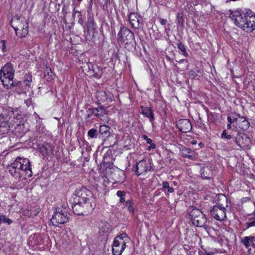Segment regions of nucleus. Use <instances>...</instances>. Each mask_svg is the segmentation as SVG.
<instances>
[{
    "mask_svg": "<svg viewBox=\"0 0 255 255\" xmlns=\"http://www.w3.org/2000/svg\"><path fill=\"white\" fill-rule=\"evenodd\" d=\"M191 143H192V144H196V140H192V141H191Z\"/></svg>",
    "mask_w": 255,
    "mask_h": 255,
    "instance_id": "49",
    "label": "nucleus"
},
{
    "mask_svg": "<svg viewBox=\"0 0 255 255\" xmlns=\"http://www.w3.org/2000/svg\"><path fill=\"white\" fill-rule=\"evenodd\" d=\"M13 77H10L8 75L4 74L0 70V79L3 84L4 87L7 89L11 88L14 86Z\"/></svg>",
    "mask_w": 255,
    "mask_h": 255,
    "instance_id": "13",
    "label": "nucleus"
},
{
    "mask_svg": "<svg viewBox=\"0 0 255 255\" xmlns=\"http://www.w3.org/2000/svg\"><path fill=\"white\" fill-rule=\"evenodd\" d=\"M221 138L229 140L232 138V136L231 134H228L226 130H224L221 134Z\"/></svg>",
    "mask_w": 255,
    "mask_h": 255,
    "instance_id": "32",
    "label": "nucleus"
},
{
    "mask_svg": "<svg viewBox=\"0 0 255 255\" xmlns=\"http://www.w3.org/2000/svg\"><path fill=\"white\" fill-rule=\"evenodd\" d=\"M227 128H228V129H231V127H232V126H231V124H227Z\"/></svg>",
    "mask_w": 255,
    "mask_h": 255,
    "instance_id": "47",
    "label": "nucleus"
},
{
    "mask_svg": "<svg viewBox=\"0 0 255 255\" xmlns=\"http://www.w3.org/2000/svg\"><path fill=\"white\" fill-rule=\"evenodd\" d=\"M190 217L194 225L197 227H204L206 230H207V218L201 210L197 208L192 209L190 211Z\"/></svg>",
    "mask_w": 255,
    "mask_h": 255,
    "instance_id": "5",
    "label": "nucleus"
},
{
    "mask_svg": "<svg viewBox=\"0 0 255 255\" xmlns=\"http://www.w3.org/2000/svg\"><path fill=\"white\" fill-rule=\"evenodd\" d=\"M96 97L100 102H104L108 100L109 98L108 95L107 93L103 90L98 91L96 93Z\"/></svg>",
    "mask_w": 255,
    "mask_h": 255,
    "instance_id": "24",
    "label": "nucleus"
},
{
    "mask_svg": "<svg viewBox=\"0 0 255 255\" xmlns=\"http://www.w3.org/2000/svg\"><path fill=\"white\" fill-rule=\"evenodd\" d=\"M226 208L223 205L215 206L211 211L212 216L216 220L222 221L224 220L226 217Z\"/></svg>",
    "mask_w": 255,
    "mask_h": 255,
    "instance_id": "8",
    "label": "nucleus"
},
{
    "mask_svg": "<svg viewBox=\"0 0 255 255\" xmlns=\"http://www.w3.org/2000/svg\"><path fill=\"white\" fill-rule=\"evenodd\" d=\"M97 132V130L94 128L90 129L88 132V135L91 138L96 137V133Z\"/></svg>",
    "mask_w": 255,
    "mask_h": 255,
    "instance_id": "34",
    "label": "nucleus"
},
{
    "mask_svg": "<svg viewBox=\"0 0 255 255\" xmlns=\"http://www.w3.org/2000/svg\"><path fill=\"white\" fill-rule=\"evenodd\" d=\"M134 40V34L126 27H122L118 34V40L122 43L128 44Z\"/></svg>",
    "mask_w": 255,
    "mask_h": 255,
    "instance_id": "7",
    "label": "nucleus"
},
{
    "mask_svg": "<svg viewBox=\"0 0 255 255\" xmlns=\"http://www.w3.org/2000/svg\"><path fill=\"white\" fill-rule=\"evenodd\" d=\"M184 61H186V60L184 59H181L180 60H179L178 62V63H183Z\"/></svg>",
    "mask_w": 255,
    "mask_h": 255,
    "instance_id": "48",
    "label": "nucleus"
},
{
    "mask_svg": "<svg viewBox=\"0 0 255 255\" xmlns=\"http://www.w3.org/2000/svg\"><path fill=\"white\" fill-rule=\"evenodd\" d=\"M233 120H234V122H235L237 121V118H235V119H233Z\"/></svg>",
    "mask_w": 255,
    "mask_h": 255,
    "instance_id": "51",
    "label": "nucleus"
},
{
    "mask_svg": "<svg viewBox=\"0 0 255 255\" xmlns=\"http://www.w3.org/2000/svg\"><path fill=\"white\" fill-rule=\"evenodd\" d=\"M241 119L243 121L240 128L244 131L246 130L249 127L250 123L245 117H242Z\"/></svg>",
    "mask_w": 255,
    "mask_h": 255,
    "instance_id": "26",
    "label": "nucleus"
},
{
    "mask_svg": "<svg viewBox=\"0 0 255 255\" xmlns=\"http://www.w3.org/2000/svg\"><path fill=\"white\" fill-rule=\"evenodd\" d=\"M127 237L128 236L126 234H121V235L118 236L115 239L118 240V239H119L120 240H121L120 241H124V238H127Z\"/></svg>",
    "mask_w": 255,
    "mask_h": 255,
    "instance_id": "37",
    "label": "nucleus"
},
{
    "mask_svg": "<svg viewBox=\"0 0 255 255\" xmlns=\"http://www.w3.org/2000/svg\"><path fill=\"white\" fill-rule=\"evenodd\" d=\"M39 151L43 156H47L53 153V147L48 143H44L39 146Z\"/></svg>",
    "mask_w": 255,
    "mask_h": 255,
    "instance_id": "16",
    "label": "nucleus"
},
{
    "mask_svg": "<svg viewBox=\"0 0 255 255\" xmlns=\"http://www.w3.org/2000/svg\"><path fill=\"white\" fill-rule=\"evenodd\" d=\"M189 74L190 76H193V78H195L197 76L196 72L193 70H191L189 72Z\"/></svg>",
    "mask_w": 255,
    "mask_h": 255,
    "instance_id": "43",
    "label": "nucleus"
},
{
    "mask_svg": "<svg viewBox=\"0 0 255 255\" xmlns=\"http://www.w3.org/2000/svg\"><path fill=\"white\" fill-rule=\"evenodd\" d=\"M227 121L229 122V124H232V123H234V120H233V119L230 117H228L227 118Z\"/></svg>",
    "mask_w": 255,
    "mask_h": 255,
    "instance_id": "44",
    "label": "nucleus"
},
{
    "mask_svg": "<svg viewBox=\"0 0 255 255\" xmlns=\"http://www.w3.org/2000/svg\"><path fill=\"white\" fill-rule=\"evenodd\" d=\"M0 48L2 52H4L6 51L5 41L4 40L1 41Z\"/></svg>",
    "mask_w": 255,
    "mask_h": 255,
    "instance_id": "36",
    "label": "nucleus"
},
{
    "mask_svg": "<svg viewBox=\"0 0 255 255\" xmlns=\"http://www.w3.org/2000/svg\"><path fill=\"white\" fill-rule=\"evenodd\" d=\"M68 215L66 209H56L51 219L52 224L55 227H57L59 225L67 223L69 220Z\"/></svg>",
    "mask_w": 255,
    "mask_h": 255,
    "instance_id": "6",
    "label": "nucleus"
},
{
    "mask_svg": "<svg viewBox=\"0 0 255 255\" xmlns=\"http://www.w3.org/2000/svg\"><path fill=\"white\" fill-rule=\"evenodd\" d=\"M167 189L169 193H173L174 192V189L169 186V183L167 181H164L162 183V190L165 191Z\"/></svg>",
    "mask_w": 255,
    "mask_h": 255,
    "instance_id": "28",
    "label": "nucleus"
},
{
    "mask_svg": "<svg viewBox=\"0 0 255 255\" xmlns=\"http://www.w3.org/2000/svg\"><path fill=\"white\" fill-rule=\"evenodd\" d=\"M251 198L250 197H244L242 199L241 201H242V202L244 203V202H247V201H249L251 200Z\"/></svg>",
    "mask_w": 255,
    "mask_h": 255,
    "instance_id": "42",
    "label": "nucleus"
},
{
    "mask_svg": "<svg viewBox=\"0 0 255 255\" xmlns=\"http://www.w3.org/2000/svg\"><path fill=\"white\" fill-rule=\"evenodd\" d=\"M177 47H178V48L181 51L182 54L185 57H187L188 56V54L187 53V52L186 51L185 47L184 45L181 42H179L178 43Z\"/></svg>",
    "mask_w": 255,
    "mask_h": 255,
    "instance_id": "27",
    "label": "nucleus"
},
{
    "mask_svg": "<svg viewBox=\"0 0 255 255\" xmlns=\"http://www.w3.org/2000/svg\"><path fill=\"white\" fill-rule=\"evenodd\" d=\"M141 114L145 117L148 118L150 122L154 120V115L151 109L148 107H144L141 106Z\"/></svg>",
    "mask_w": 255,
    "mask_h": 255,
    "instance_id": "21",
    "label": "nucleus"
},
{
    "mask_svg": "<svg viewBox=\"0 0 255 255\" xmlns=\"http://www.w3.org/2000/svg\"><path fill=\"white\" fill-rule=\"evenodd\" d=\"M117 195L118 197L121 198L123 196H125L126 193L124 191H122L119 190L117 192Z\"/></svg>",
    "mask_w": 255,
    "mask_h": 255,
    "instance_id": "39",
    "label": "nucleus"
},
{
    "mask_svg": "<svg viewBox=\"0 0 255 255\" xmlns=\"http://www.w3.org/2000/svg\"><path fill=\"white\" fill-rule=\"evenodd\" d=\"M201 177L203 179H209L212 175L211 168L209 166H203L200 170Z\"/></svg>",
    "mask_w": 255,
    "mask_h": 255,
    "instance_id": "17",
    "label": "nucleus"
},
{
    "mask_svg": "<svg viewBox=\"0 0 255 255\" xmlns=\"http://www.w3.org/2000/svg\"><path fill=\"white\" fill-rule=\"evenodd\" d=\"M109 99L111 101V97H109Z\"/></svg>",
    "mask_w": 255,
    "mask_h": 255,
    "instance_id": "56",
    "label": "nucleus"
},
{
    "mask_svg": "<svg viewBox=\"0 0 255 255\" xmlns=\"http://www.w3.org/2000/svg\"><path fill=\"white\" fill-rule=\"evenodd\" d=\"M129 21L132 27L138 28L139 27V20L135 13H130L128 16Z\"/></svg>",
    "mask_w": 255,
    "mask_h": 255,
    "instance_id": "23",
    "label": "nucleus"
},
{
    "mask_svg": "<svg viewBox=\"0 0 255 255\" xmlns=\"http://www.w3.org/2000/svg\"><path fill=\"white\" fill-rule=\"evenodd\" d=\"M244 136H245L244 135H243L241 134H238L234 139L235 142L240 148H243L246 146H249V144L248 143L251 142L250 138L247 136H245V142H243V141L244 139Z\"/></svg>",
    "mask_w": 255,
    "mask_h": 255,
    "instance_id": "14",
    "label": "nucleus"
},
{
    "mask_svg": "<svg viewBox=\"0 0 255 255\" xmlns=\"http://www.w3.org/2000/svg\"><path fill=\"white\" fill-rule=\"evenodd\" d=\"M32 81L31 76L29 75H26L24 77V80L23 81V84L27 87H29L30 83Z\"/></svg>",
    "mask_w": 255,
    "mask_h": 255,
    "instance_id": "29",
    "label": "nucleus"
},
{
    "mask_svg": "<svg viewBox=\"0 0 255 255\" xmlns=\"http://www.w3.org/2000/svg\"><path fill=\"white\" fill-rule=\"evenodd\" d=\"M120 202H121V203H124V202H126V201H125V196H123V197H122L120 198Z\"/></svg>",
    "mask_w": 255,
    "mask_h": 255,
    "instance_id": "46",
    "label": "nucleus"
},
{
    "mask_svg": "<svg viewBox=\"0 0 255 255\" xmlns=\"http://www.w3.org/2000/svg\"><path fill=\"white\" fill-rule=\"evenodd\" d=\"M0 71L4 73V74L8 75L10 77H13L14 70L12 65L10 63H7Z\"/></svg>",
    "mask_w": 255,
    "mask_h": 255,
    "instance_id": "18",
    "label": "nucleus"
},
{
    "mask_svg": "<svg viewBox=\"0 0 255 255\" xmlns=\"http://www.w3.org/2000/svg\"><path fill=\"white\" fill-rule=\"evenodd\" d=\"M150 146H149V149H154V148H155L156 146H155V144L152 143L151 142V143H150Z\"/></svg>",
    "mask_w": 255,
    "mask_h": 255,
    "instance_id": "45",
    "label": "nucleus"
},
{
    "mask_svg": "<svg viewBox=\"0 0 255 255\" xmlns=\"http://www.w3.org/2000/svg\"><path fill=\"white\" fill-rule=\"evenodd\" d=\"M151 168L149 160L147 159H143L136 163L135 172L137 176H139L150 171Z\"/></svg>",
    "mask_w": 255,
    "mask_h": 255,
    "instance_id": "9",
    "label": "nucleus"
},
{
    "mask_svg": "<svg viewBox=\"0 0 255 255\" xmlns=\"http://www.w3.org/2000/svg\"><path fill=\"white\" fill-rule=\"evenodd\" d=\"M90 117V115H88V118H89Z\"/></svg>",
    "mask_w": 255,
    "mask_h": 255,
    "instance_id": "57",
    "label": "nucleus"
},
{
    "mask_svg": "<svg viewBox=\"0 0 255 255\" xmlns=\"http://www.w3.org/2000/svg\"><path fill=\"white\" fill-rule=\"evenodd\" d=\"M80 22L81 24H82V22L80 21V20H79V22Z\"/></svg>",
    "mask_w": 255,
    "mask_h": 255,
    "instance_id": "54",
    "label": "nucleus"
},
{
    "mask_svg": "<svg viewBox=\"0 0 255 255\" xmlns=\"http://www.w3.org/2000/svg\"><path fill=\"white\" fill-rule=\"evenodd\" d=\"M9 117L6 115L1 114L0 116V134L6 133L10 130L11 124L9 122Z\"/></svg>",
    "mask_w": 255,
    "mask_h": 255,
    "instance_id": "10",
    "label": "nucleus"
},
{
    "mask_svg": "<svg viewBox=\"0 0 255 255\" xmlns=\"http://www.w3.org/2000/svg\"><path fill=\"white\" fill-rule=\"evenodd\" d=\"M105 70V68H100L99 66L95 65L94 67H93V76L94 77L96 78L97 79H100L103 75Z\"/></svg>",
    "mask_w": 255,
    "mask_h": 255,
    "instance_id": "22",
    "label": "nucleus"
},
{
    "mask_svg": "<svg viewBox=\"0 0 255 255\" xmlns=\"http://www.w3.org/2000/svg\"><path fill=\"white\" fill-rule=\"evenodd\" d=\"M7 169L12 176L20 180L26 179L32 175L30 162L27 158L17 157L7 167Z\"/></svg>",
    "mask_w": 255,
    "mask_h": 255,
    "instance_id": "3",
    "label": "nucleus"
},
{
    "mask_svg": "<svg viewBox=\"0 0 255 255\" xmlns=\"http://www.w3.org/2000/svg\"><path fill=\"white\" fill-rule=\"evenodd\" d=\"M159 21L160 23L162 25H165L167 22L166 19L162 18H159Z\"/></svg>",
    "mask_w": 255,
    "mask_h": 255,
    "instance_id": "41",
    "label": "nucleus"
},
{
    "mask_svg": "<svg viewBox=\"0 0 255 255\" xmlns=\"http://www.w3.org/2000/svg\"><path fill=\"white\" fill-rule=\"evenodd\" d=\"M230 17L239 27L247 32L255 29V14L249 9L246 12L236 10L230 13Z\"/></svg>",
    "mask_w": 255,
    "mask_h": 255,
    "instance_id": "2",
    "label": "nucleus"
},
{
    "mask_svg": "<svg viewBox=\"0 0 255 255\" xmlns=\"http://www.w3.org/2000/svg\"><path fill=\"white\" fill-rule=\"evenodd\" d=\"M181 153L182 156L183 157L187 158L191 160H194L196 158L195 152L189 148H183L181 150Z\"/></svg>",
    "mask_w": 255,
    "mask_h": 255,
    "instance_id": "19",
    "label": "nucleus"
},
{
    "mask_svg": "<svg viewBox=\"0 0 255 255\" xmlns=\"http://www.w3.org/2000/svg\"><path fill=\"white\" fill-rule=\"evenodd\" d=\"M124 207L128 210L132 214L134 213L133 202L131 200L127 201L125 203Z\"/></svg>",
    "mask_w": 255,
    "mask_h": 255,
    "instance_id": "25",
    "label": "nucleus"
},
{
    "mask_svg": "<svg viewBox=\"0 0 255 255\" xmlns=\"http://www.w3.org/2000/svg\"><path fill=\"white\" fill-rule=\"evenodd\" d=\"M80 22L81 24H82V22L80 21V20H79V22Z\"/></svg>",
    "mask_w": 255,
    "mask_h": 255,
    "instance_id": "53",
    "label": "nucleus"
},
{
    "mask_svg": "<svg viewBox=\"0 0 255 255\" xmlns=\"http://www.w3.org/2000/svg\"><path fill=\"white\" fill-rule=\"evenodd\" d=\"M80 22L81 24H82V22L80 21V20H79V22Z\"/></svg>",
    "mask_w": 255,
    "mask_h": 255,
    "instance_id": "55",
    "label": "nucleus"
},
{
    "mask_svg": "<svg viewBox=\"0 0 255 255\" xmlns=\"http://www.w3.org/2000/svg\"><path fill=\"white\" fill-rule=\"evenodd\" d=\"M76 13H78V16L81 19L82 18V14H81V12L74 8L73 11V16L75 17Z\"/></svg>",
    "mask_w": 255,
    "mask_h": 255,
    "instance_id": "38",
    "label": "nucleus"
},
{
    "mask_svg": "<svg viewBox=\"0 0 255 255\" xmlns=\"http://www.w3.org/2000/svg\"><path fill=\"white\" fill-rule=\"evenodd\" d=\"M177 127L182 132L186 133L192 129L190 121L188 119H180L177 122Z\"/></svg>",
    "mask_w": 255,
    "mask_h": 255,
    "instance_id": "12",
    "label": "nucleus"
},
{
    "mask_svg": "<svg viewBox=\"0 0 255 255\" xmlns=\"http://www.w3.org/2000/svg\"><path fill=\"white\" fill-rule=\"evenodd\" d=\"M77 0L78 1L80 2V1H81L82 0Z\"/></svg>",
    "mask_w": 255,
    "mask_h": 255,
    "instance_id": "52",
    "label": "nucleus"
},
{
    "mask_svg": "<svg viewBox=\"0 0 255 255\" xmlns=\"http://www.w3.org/2000/svg\"><path fill=\"white\" fill-rule=\"evenodd\" d=\"M223 199L225 200L226 202L227 203V198L225 196H223Z\"/></svg>",
    "mask_w": 255,
    "mask_h": 255,
    "instance_id": "50",
    "label": "nucleus"
},
{
    "mask_svg": "<svg viewBox=\"0 0 255 255\" xmlns=\"http://www.w3.org/2000/svg\"><path fill=\"white\" fill-rule=\"evenodd\" d=\"M142 137L146 140V142L148 144H150L152 142L151 139L148 138V137L146 135H142Z\"/></svg>",
    "mask_w": 255,
    "mask_h": 255,
    "instance_id": "40",
    "label": "nucleus"
},
{
    "mask_svg": "<svg viewBox=\"0 0 255 255\" xmlns=\"http://www.w3.org/2000/svg\"><path fill=\"white\" fill-rule=\"evenodd\" d=\"M10 24L17 36L24 37L28 34V23L25 17L15 16L12 18Z\"/></svg>",
    "mask_w": 255,
    "mask_h": 255,
    "instance_id": "4",
    "label": "nucleus"
},
{
    "mask_svg": "<svg viewBox=\"0 0 255 255\" xmlns=\"http://www.w3.org/2000/svg\"><path fill=\"white\" fill-rule=\"evenodd\" d=\"M242 242L245 246L248 247L249 246L250 243L251 242H252V237H244L242 240Z\"/></svg>",
    "mask_w": 255,
    "mask_h": 255,
    "instance_id": "33",
    "label": "nucleus"
},
{
    "mask_svg": "<svg viewBox=\"0 0 255 255\" xmlns=\"http://www.w3.org/2000/svg\"><path fill=\"white\" fill-rule=\"evenodd\" d=\"M95 206V199L91 191L82 188L77 192L72 207L75 214L86 216L92 212Z\"/></svg>",
    "mask_w": 255,
    "mask_h": 255,
    "instance_id": "1",
    "label": "nucleus"
},
{
    "mask_svg": "<svg viewBox=\"0 0 255 255\" xmlns=\"http://www.w3.org/2000/svg\"><path fill=\"white\" fill-rule=\"evenodd\" d=\"M110 128L106 125L100 126L99 131L102 134H106L109 130Z\"/></svg>",
    "mask_w": 255,
    "mask_h": 255,
    "instance_id": "31",
    "label": "nucleus"
},
{
    "mask_svg": "<svg viewBox=\"0 0 255 255\" xmlns=\"http://www.w3.org/2000/svg\"><path fill=\"white\" fill-rule=\"evenodd\" d=\"M87 31L90 33V31H93L96 29V24L94 19V14L90 11H88V20L86 23Z\"/></svg>",
    "mask_w": 255,
    "mask_h": 255,
    "instance_id": "15",
    "label": "nucleus"
},
{
    "mask_svg": "<svg viewBox=\"0 0 255 255\" xmlns=\"http://www.w3.org/2000/svg\"><path fill=\"white\" fill-rule=\"evenodd\" d=\"M0 222H2L4 223H6L8 225H9L12 223V221L10 219L7 218L5 216H0Z\"/></svg>",
    "mask_w": 255,
    "mask_h": 255,
    "instance_id": "35",
    "label": "nucleus"
},
{
    "mask_svg": "<svg viewBox=\"0 0 255 255\" xmlns=\"http://www.w3.org/2000/svg\"><path fill=\"white\" fill-rule=\"evenodd\" d=\"M177 20L178 25L183 26L184 23V20L183 18V14L182 13H178L177 14Z\"/></svg>",
    "mask_w": 255,
    "mask_h": 255,
    "instance_id": "30",
    "label": "nucleus"
},
{
    "mask_svg": "<svg viewBox=\"0 0 255 255\" xmlns=\"http://www.w3.org/2000/svg\"><path fill=\"white\" fill-rule=\"evenodd\" d=\"M126 247L125 241H120L118 239H115L112 247L113 255H122Z\"/></svg>",
    "mask_w": 255,
    "mask_h": 255,
    "instance_id": "11",
    "label": "nucleus"
},
{
    "mask_svg": "<svg viewBox=\"0 0 255 255\" xmlns=\"http://www.w3.org/2000/svg\"><path fill=\"white\" fill-rule=\"evenodd\" d=\"M89 111L91 114L98 117H102L106 114V111L103 106L96 108H92Z\"/></svg>",
    "mask_w": 255,
    "mask_h": 255,
    "instance_id": "20",
    "label": "nucleus"
}]
</instances>
